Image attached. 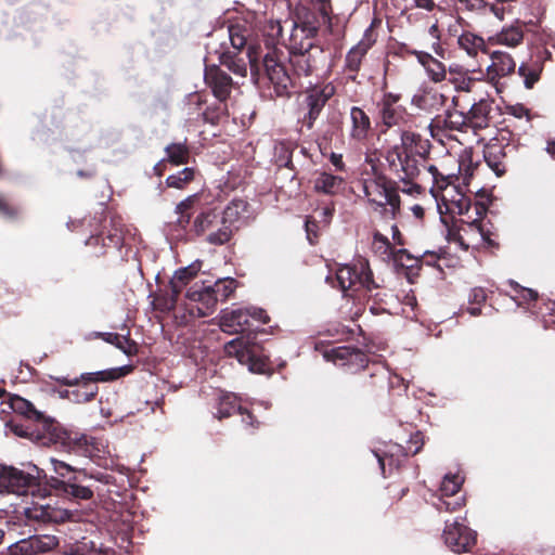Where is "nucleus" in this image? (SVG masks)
<instances>
[{
	"label": "nucleus",
	"instance_id": "nucleus-64",
	"mask_svg": "<svg viewBox=\"0 0 555 555\" xmlns=\"http://www.w3.org/2000/svg\"><path fill=\"white\" fill-rule=\"evenodd\" d=\"M79 380H81L80 377L79 378H74V379H69L67 377H57L56 378V382H59L62 385H66V386L78 385Z\"/></svg>",
	"mask_w": 555,
	"mask_h": 555
},
{
	"label": "nucleus",
	"instance_id": "nucleus-60",
	"mask_svg": "<svg viewBox=\"0 0 555 555\" xmlns=\"http://www.w3.org/2000/svg\"><path fill=\"white\" fill-rule=\"evenodd\" d=\"M330 160H331L332 165L336 168V170L345 171L346 166H345V163L343 160V155L341 154L332 153L331 156H330Z\"/></svg>",
	"mask_w": 555,
	"mask_h": 555
},
{
	"label": "nucleus",
	"instance_id": "nucleus-16",
	"mask_svg": "<svg viewBox=\"0 0 555 555\" xmlns=\"http://www.w3.org/2000/svg\"><path fill=\"white\" fill-rule=\"evenodd\" d=\"M373 251L382 259H393L396 262L404 267H412L414 259L406 253L405 249L395 250L388 237L375 232L372 241Z\"/></svg>",
	"mask_w": 555,
	"mask_h": 555
},
{
	"label": "nucleus",
	"instance_id": "nucleus-3",
	"mask_svg": "<svg viewBox=\"0 0 555 555\" xmlns=\"http://www.w3.org/2000/svg\"><path fill=\"white\" fill-rule=\"evenodd\" d=\"M362 190L367 202L375 206V210L380 208L385 218H396L400 210V197L393 182L383 177L365 179Z\"/></svg>",
	"mask_w": 555,
	"mask_h": 555
},
{
	"label": "nucleus",
	"instance_id": "nucleus-9",
	"mask_svg": "<svg viewBox=\"0 0 555 555\" xmlns=\"http://www.w3.org/2000/svg\"><path fill=\"white\" fill-rule=\"evenodd\" d=\"M250 319L261 323H267L269 320L267 313L260 308H237L231 311H223L220 319V327L229 334L243 333L249 326Z\"/></svg>",
	"mask_w": 555,
	"mask_h": 555
},
{
	"label": "nucleus",
	"instance_id": "nucleus-50",
	"mask_svg": "<svg viewBox=\"0 0 555 555\" xmlns=\"http://www.w3.org/2000/svg\"><path fill=\"white\" fill-rule=\"evenodd\" d=\"M50 464L52 466V469L53 472L59 475L60 477L62 478H65L67 477L70 473H75L77 472L78 469L75 468L74 466L65 463L64 461H60L57 459H54V457H50Z\"/></svg>",
	"mask_w": 555,
	"mask_h": 555
},
{
	"label": "nucleus",
	"instance_id": "nucleus-10",
	"mask_svg": "<svg viewBox=\"0 0 555 555\" xmlns=\"http://www.w3.org/2000/svg\"><path fill=\"white\" fill-rule=\"evenodd\" d=\"M442 537L446 545L457 554L469 552L476 543V532L459 520L446 522Z\"/></svg>",
	"mask_w": 555,
	"mask_h": 555
},
{
	"label": "nucleus",
	"instance_id": "nucleus-25",
	"mask_svg": "<svg viewBox=\"0 0 555 555\" xmlns=\"http://www.w3.org/2000/svg\"><path fill=\"white\" fill-rule=\"evenodd\" d=\"M315 36L313 31L301 25L296 20L292 23V30L288 37L289 51H309L314 48H321L315 44Z\"/></svg>",
	"mask_w": 555,
	"mask_h": 555
},
{
	"label": "nucleus",
	"instance_id": "nucleus-13",
	"mask_svg": "<svg viewBox=\"0 0 555 555\" xmlns=\"http://www.w3.org/2000/svg\"><path fill=\"white\" fill-rule=\"evenodd\" d=\"M186 297L189 300L198 304L195 310L191 309V313L196 317L209 315L218 302L210 282L195 283L188 289Z\"/></svg>",
	"mask_w": 555,
	"mask_h": 555
},
{
	"label": "nucleus",
	"instance_id": "nucleus-58",
	"mask_svg": "<svg viewBox=\"0 0 555 555\" xmlns=\"http://www.w3.org/2000/svg\"><path fill=\"white\" fill-rule=\"evenodd\" d=\"M307 238L310 244H314V240L317 238V223L311 220H307L305 223Z\"/></svg>",
	"mask_w": 555,
	"mask_h": 555
},
{
	"label": "nucleus",
	"instance_id": "nucleus-34",
	"mask_svg": "<svg viewBox=\"0 0 555 555\" xmlns=\"http://www.w3.org/2000/svg\"><path fill=\"white\" fill-rule=\"evenodd\" d=\"M483 157L496 176H501L505 172V166L503 164L504 153L501 146L492 145L487 147Z\"/></svg>",
	"mask_w": 555,
	"mask_h": 555
},
{
	"label": "nucleus",
	"instance_id": "nucleus-59",
	"mask_svg": "<svg viewBox=\"0 0 555 555\" xmlns=\"http://www.w3.org/2000/svg\"><path fill=\"white\" fill-rule=\"evenodd\" d=\"M486 300V293L482 288H474L469 294V301L473 304H481Z\"/></svg>",
	"mask_w": 555,
	"mask_h": 555
},
{
	"label": "nucleus",
	"instance_id": "nucleus-11",
	"mask_svg": "<svg viewBox=\"0 0 555 555\" xmlns=\"http://www.w3.org/2000/svg\"><path fill=\"white\" fill-rule=\"evenodd\" d=\"M229 38L234 50L241 51L244 47H247V59L249 62L250 72L258 70V57L259 47L251 41V29L245 23H233L228 28Z\"/></svg>",
	"mask_w": 555,
	"mask_h": 555
},
{
	"label": "nucleus",
	"instance_id": "nucleus-31",
	"mask_svg": "<svg viewBox=\"0 0 555 555\" xmlns=\"http://www.w3.org/2000/svg\"><path fill=\"white\" fill-rule=\"evenodd\" d=\"M344 185V179L326 171L319 172L313 180V190L325 195H336Z\"/></svg>",
	"mask_w": 555,
	"mask_h": 555
},
{
	"label": "nucleus",
	"instance_id": "nucleus-41",
	"mask_svg": "<svg viewBox=\"0 0 555 555\" xmlns=\"http://www.w3.org/2000/svg\"><path fill=\"white\" fill-rule=\"evenodd\" d=\"M168 160L175 165L188 163L189 151L182 143H172L166 147Z\"/></svg>",
	"mask_w": 555,
	"mask_h": 555
},
{
	"label": "nucleus",
	"instance_id": "nucleus-26",
	"mask_svg": "<svg viewBox=\"0 0 555 555\" xmlns=\"http://www.w3.org/2000/svg\"><path fill=\"white\" fill-rule=\"evenodd\" d=\"M205 81L220 102L227 100L232 88V78L218 67L206 68Z\"/></svg>",
	"mask_w": 555,
	"mask_h": 555
},
{
	"label": "nucleus",
	"instance_id": "nucleus-5",
	"mask_svg": "<svg viewBox=\"0 0 555 555\" xmlns=\"http://www.w3.org/2000/svg\"><path fill=\"white\" fill-rule=\"evenodd\" d=\"M335 279L344 293L348 289L354 292L363 291L373 296V292L379 287L373 280L367 260L362 258L358 259L352 266H339L336 270Z\"/></svg>",
	"mask_w": 555,
	"mask_h": 555
},
{
	"label": "nucleus",
	"instance_id": "nucleus-35",
	"mask_svg": "<svg viewBox=\"0 0 555 555\" xmlns=\"http://www.w3.org/2000/svg\"><path fill=\"white\" fill-rule=\"evenodd\" d=\"M218 215L215 209H206L201 211L193 221V229L196 234H203L208 230H212V228L218 223L217 219Z\"/></svg>",
	"mask_w": 555,
	"mask_h": 555
},
{
	"label": "nucleus",
	"instance_id": "nucleus-6",
	"mask_svg": "<svg viewBox=\"0 0 555 555\" xmlns=\"http://www.w3.org/2000/svg\"><path fill=\"white\" fill-rule=\"evenodd\" d=\"M12 487L10 493L16 495L30 494L33 498L44 499L49 493L48 476L36 465H28L26 470L12 467Z\"/></svg>",
	"mask_w": 555,
	"mask_h": 555
},
{
	"label": "nucleus",
	"instance_id": "nucleus-8",
	"mask_svg": "<svg viewBox=\"0 0 555 555\" xmlns=\"http://www.w3.org/2000/svg\"><path fill=\"white\" fill-rule=\"evenodd\" d=\"M224 351L236 358L242 365H247L253 373H263L267 369L266 360L259 354V347L248 338L242 336L232 339L225 344Z\"/></svg>",
	"mask_w": 555,
	"mask_h": 555
},
{
	"label": "nucleus",
	"instance_id": "nucleus-33",
	"mask_svg": "<svg viewBox=\"0 0 555 555\" xmlns=\"http://www.w3.org/2000/svg\"><path fill=\"white\" fill-rule=\"evenodd\" d=\"M524 38V31L521 26L517 23L515 25H511L508 27H504L500 33H498L493 40L495 43L504 44L507 47H516L518 46Z\"/></svg>",
	"mask_w": 555,
	"mask_h": 555
},
{
	"label": "nucleus",
	"instance_id": "nucleus-20",
	"mask_svg": "<svg viewBox=\"0 0 555 555\" xmlns=\"http://www.w3.org/2000/svg\"><path fill=\"white\" fill-rule=\"evenodd\" d=\"M236 412H238L243 416L242 422L246 426H250L253 428L255 427L254 417L251 413L242 408V405L238 402L237 396L232 392H222L219 396L218 408L215 416L219 420H222L224 417L231 416Z\"/></svg>",
	"mask_w": 555,
	"mask_h": 555
},
{
	"label": "nucleus",
	"instance_id": "nucleus-51",
	"mask_svg": "<svg viewBox=\"0 0 555 555\" xmlns=\"http://www.w3.org/2000/svg\"><path fill=\"white\" fill-rule=\"evenodd\" d=\"M12 467L13 466H0V494H9L10 487H12Z\"/></svg>",
	"mask_w": 555,
	"mask_h": 555
},
{
	"label": "nucleus",
	"instance_id": "nucleus-45",
	"mask_svg": "<svg viewBox=\"0 0 555 555\" xmlns=\"http://www.w3.org/2000/svg\"><path fill=\"white\" fill-rule=\"evenodd\" d=\"M426 70L430 79L435 82H440L446 79L444 65L431 56L426 63Z\"/></svg>",
	"mask_w": 555,
	"mask_h": 555
},
{
	"label": "nucleus",
	"instance_id": "nucleus-30",
	"mask_svg": "<svg viewBox=\"0 0 555 555\" xmlns=\"http://www.w3.org/2000/svg\"><path fill=\"white\" fill-rule=\"evenodd\" d=\"M201 268L202 261L195 260L188 267L180 268L175 272L170 280L173 302L177 300L183 287L199 272Z\"/></svg>",
	"mask_w": 555,
	"mask_h": 555
},
{
	"label": "nucleus",
	"instance_id": "nucleus-15",
	"mask_svg": "<svg viewBox=\"0 0 555 555\" xmlns=\"http://www.w3.org/2000/svg\"><path fill=\"white\" fill-rule=\"evenodd\" d=\"M263 67L269 80L274 87L275 94L278 96L285 95L291 85V77L274 52H268L263 56Z\"/></svg>",
	"mask_w": 555,
	"mask_h": 555
},
{
	"label": "nucleus",
	"instance_id": "nucleus-18",
	"mask_svg": "<svg viewBox=\"0 0 555 555\" xmlns=\"http://www.w3.org/2000/svg\"><path fill=\"white\" fill-rule=\"evenodd\" d=\"M322 55V48L300 52L289 51V63L295 74L298 76H308L318 67Z\"/></svg>",
	"mask_w": 555,
	"mask_h": 555
},
{
	"label": "nucleus",
	"instance_id": "nucleus-27",
	"mask_svg": "<svg viewBox=\"0 0 555 555\" xmlns=\"http://www.w3.org/2000/svg\"><path fill=\"white\" fill-rule=\"evenodd\" d=\"M446 101V95L438 89L423 88L413 95L411 103L424 112L434 113L443 107Z\"/></svg>",
	"mask_w": 555,
	"mask_h": 555
},
{
	"label": "nucleus",
	"instance_id": "nucleus-61",
	"mask_svg": "<svg viewBox=\"0 0 555 555\" xmlns=\"http://www.w3.org/2000/svg\"><path fill=\"white\" fill-rule=\"evenodd\" d=\"M413 7L424 9L426 11H433L435 8L434 0H411Z\"/></svg>",
	"mask_w": 555,
	"mask_h": 555
},
{
	"label": "nucleus",
	"instance_id": "nucleus-55",
	"mask_svg": "<svg viewBox=\"0 0 555 555\" xmlns=\"http://www.w3.org/2000/svg\"><path fill=\"white\" fill-rule=\"evenodd\" d=\"M224 113V106L218 105L214 112L210 109H207L203 113V117L206 121H209L211 124H215L219 117Z\"/></svg>",
	"mask_w": 555,
	"mask_h": 555
},
{
	"label": "nucleus",
	"instance_id": "nucleus-40",
	"mask_svg": "<svg viewBox=\"0 0 555 555\" xmlns=\"http://www.w3.org/2000/svg\"><path fill=\"white\" fill-rule=\"evenodd\" d=\"M463 481L464 478L459 474L446 475L440 487L442 496L455 495L460 491Z\"/></svg>",
	"mask_w": 555,
	"mask_h": 555
},
{
	"label": "nucleus",
	"instance_id": "nucleus-56",
	"mask_svg": "<svg viewBox=\"0 0 555 555\" xmlns=\"http://www.w3.org/2000/svg\"><path fill=\"white\" fill-rule=\"evenodd\" d=\"M508 109H509V114L516 118L526 117L528 120L530 118L529 109L526 106H524L522 104L512 105Z\"/></svg>",
	"mask_w": 555,
	"mask_h": 555
},
{
	"label": "nucleus",
	"instance_id": "nucleus-12",
	"mask_svg": "<svg viewBox=\"0 0 555 555\" xmlns=\"http://www.w3.org/2000/svg\"><path fill=\"white\" fill-rule=\"evenodd\" d=\"M59 541L51 534L30 535L12 543L7 555H40L56 547Z\"/></svg>",
	"mask_w": 555,
	"mask_h": 555
},
{
	"label": "nucleus",
	"instance_id": "nucleus-22",
	"mask_svg": "<svg viewBox=\"0 0 555 555\" xmlns=\"http://www.w3.org/2000/svg\"><path fill=\"white\" fill-rule=\"evenodd\" d=\"M372 26L365 29L362 39L352 47L345 59V68L350 73H357L360 69L361 63L367 51L375 42Z\"/></svg>",
	"mask_w": 555,
	"mask_h": 555
},
{
	"label": "nucleus",
	"instance_id": "nucleus-54",
	"mask_svg": "<svg viewBox=\"0 0 555 555\" xmlns=\"http://www.w3.org/2000/svg\"><path fill=\"white\" fill-rule=\"evenodd\" d=\"M312 9L321 10L323 20L328 21V14H332V5L330 0H311Z\"/></svg>",
	"mask_w": 555,
	"mask_h": 555
},
{
	"label": "nucleus",
	"instance_id": "nucleus-29",
	"mask_svg": "<svg viewBox=\"0 0 555 555\" xmlns=\"http://www.w3.org/2000/svg\"><path fill=\"white\" fill-rule=\"evenodd\" d=\"M48 486L61 490L65 495L74 500L88 501L93 498V491L87 486L79 485L77 477L69 478L67 481L51 477L48 479Z\"/></svg>",
	"mask_w": 555,
	"mask_h": 555
},
{
	"label": "nucleus",
	"instance_id": "nucleus-57",
	"mask_svg": "<svg viewBox=\"0 0 555 555\" xmlns=\"http://www.w3.org/2000/svg\"><path fill=\"white\" fill-rule=\"evenodd\" d=\"M466 115L468 117V120L483 117L486 115L483 111V105L481 103H474Z\"/></svg>",
	"mask_w": 555,
	"mask_h": 555
},
{
	"label": "nucleus",
	"instance_id": "nucleus-24",
	"mask_svg": "<svg viewBox=\"0 0 555 555\" xmlns=\"http://www.w3.org/2000/svg\"><path fill=\"white\" fill-rule=\"evenodd\" d=\"M349 139L356 144L365 142L371 130V119L360 107L352 106L349 112Z\"/></svg>",
	"mask_w": 555,
	"mask_h": 555
},
{
	"label": "nucleus",
	"instance_id": "nucleus-52",
	"mask_svg": "<svg viewBox=\"0 0 555 555\" xmlns=\"http://www.w3.org/2000/svg\"><path fill=\"white\" fill-rule=\"evenodd\" d=\"M511 285L515 287L517 293L515 300L518 305H520V300L534 301L538 298V293L531 288L521 287L513 281L511 282Z\"/></svg>",
	"mask_w": 555,
	"mask_h": 555
},
{
	"label": "nucleus",
	"instance_id": "nucleus-63",
	"mask_svg": "<svg viewBox=\"0 0 555 555\" xmlns=\"http://www.w3.org/2000/svg\"><path fill=\"white\" fill-rule=\"evenodd\" d=\"M392 238L398 245H403L402 236L399 228L396 224L391 225Z\"/></svg>",
	"mask_w": 555,
	"mask_h": 555
},
{
	"label": "nucleus",
	"instance_id": "nucleus-19",
	"mask_svg": "<svg viewBox=\"0 0 555 555\" xmlns=\"http://www.w3.org/2000/svg\"><path fill=\"white\" fill-rule=\"evenodd\" d=\"M296 21L299 22L305 27L309 28L314 35L318 34L320 29H322L325 35H335V29L333 26V15L328 14V21L323 20L321 15V10L319 9H301L297 12Z\"/></svg>",
	"mask_w": 555,
	"mask_h": 555
},
{
	"label": "nucleus",
	"instance_id": "nucleus-53",
	"mask_svg": "<svg viewBox=\"0 0 555 555\" xmlns=\"http://www.w3.org/2000/svg\"><path fill=\"white\" fill-rule=\"evenodd\" d=\"M464 505V499L457 498L453 502L447 501L442 498L438 500L437 503H435V506L438 511H446V512H453L459 508H461Z\"/></svg>",
	"mask_w": 555,
	"mask_h": 555
},
{
	"label": "nucleus",
	"instance_id": "nucleus-2",
	"mask_svg": "<svg viewBox=\"0 0 555 555\" xmlns=\"http://www.w3.org/2000/svg\"><path fill=\"white\" fill-rule=\"evenodd\" d=\"M10 408L20 413L27 418L36 421L38 424L34 429V435L36 433V441L43 446L53 444V443H67L69 440L70 450L74 452H80L86 456H92V450L90 446H92V441L89 437L81 435L80 437H75L70 439L67 434L60 427L57 423L53 420L47 418L41 412L36 410L34 404L17 396H11L9 399Z\"/></svg>",
	"mask_w": 555,
	"mask_h": 555
},
{
	"label": "nucleus",
	"instance_id": "nucleus-23",
	"mask_svg": "<svg viewBox=\"0 0 555 555\" xmlns=\"http://www.w3.org/2000/svg\"><path fill=\"white\" fill-rule=\"evenodd\" d=\"M490 60L491 63L487 66V76L492 82L515 72L516 62L511 54L504 51L491 52Z\"/></svg>",
	"mask_w": 555,
	"mask_h": 555
},
{
	"label": "nucleus",
	"instance_id": "nucleus-36",
	"mask_svg": "<svg viewBox=\"0 0 555 555\" xmlns=\"http://www.w3.org/2000/svg\"><path fill=\"white\" fill-rule=\"evenodd\" d=\"M103 339L116 346L118 349H120L124 353L130 356L137 351L135 344L129 338V335H119L116 333H103L102 334Z\"/></svg>",
	"mask_w": 555,
	"mask_h": 555
},
{
	"label": "nucleus",
	"instance_id": "nucleus-62",
	"mask_svg": "<svg viewBox=\"0 0 555 555\" xmlns=\"http://www.w3.org/2000/svg\"><path fill=\"white\" fill-rule=\"evenodd\" d=\"M0 212L3 217L7 218H13L15 215H17V209L11 208L7 206L1 199H0Z\"/></svg>",
	"mask_w": 555,
	"mask_h": 555
},
{
	"label": "nucleus",
	"instance_id": "nucleus-7",
	"mask_svg": "<svg viewBox=\"0 0 555 555\" xmlns=\"http://www.w3.org/2000/svg\"><path fill=\"white\" fill-rule=\"evenodd\" d=\"M253 218L254 215L246 201L241 198L231 201L223 209L221 218L222 225L208 235V242L218 245L224 244L231 237L232 228H238Z\"/></svg>",
	"mask_w": 555,
	"mask_h": 555
},
{
	"label": "nucleus",
	"instance_id": "nucleus-47",
	"mask_svg": "<svg viewBox=\"0 0 555 555\" xmlns=\"http://www.w3.org/2000/svg\"><path fill=\"white\" fill-rule=\"evenodd\" d=\"M518 74L524 77V85L527 89H531L540 78V69L529 67L526 64L518 67Z\"/></svg>",
	"mask_w": 555,
	"mask_h": 555
},
{
	"label": "nucleus",
	"instance_id": "nucleus-17",
	"mask_svg": "<svg viewBox=\"0 0 555 555\" xmlns=\"http://www.w3.org/2000/svg\"><path fill=\"white\" fill-rule=\"evenodd\" d=\"M400 96L393 93H386L382 100L380 117L387 127L401 126L408 121L406 109L398 104Z\"/></svg>",
	"mask_w": 555,
	"mask_h": 555
},
{
	"label": "nucleus",
	"instance_id": "nucleus-39",
	"mask_svg": "<svg viewBox=\"0 0 555 555\" xmlns=\"http://www.w3.org/2000/svg\"><path fill=\"white\" fill-rule=\"evenodd\" d=\"M211 288L218 300H224L236 288V281L231 278L218 279L211 283Z\"/></svg>",
	"mask_w": 555,
	"mask_h": 555
},
{
	"label": "nucleus",
	"instance_id": "nucleus-28",
	"mask_svg": "<svg viewBox=\"0 0 555 555\" xmlns=\"http://www.w3.org/2000/svg\"><path fill=\"white\" fill-rule=\"evenodd\" d=\"M460 23L456 21L454 26H450V33L457 36L459 48L465 51L469 57H477L479 52L487 53L486 42L482 37L470 31H462L457 35Z\"/></svg>",
	"mask_w": 555,
	"mask_h": 555
},
{
	"label": "nucleus",
	"instance_id": "nucleus-32",
	"mask_svg": "<svg viewBox=\"0 0 555 555\" xmlns=\"http://www.w3.org/2000/svg\"><path fill=\"white\" fill-rule=\"evenodd\" d=\"M199 195L193 194L177 204L175 212L178 215L177 224L181 229H185L190 223L191 211L198 207Z\"/></svg>",
	"mask_w": 555,
	"mask_h": 555
},
{
	"label": "nucleus",
	"instance_id": "nucleus-48",
	"mask_svg": "<svg viewBox=\"0 0 555 555\" xmlns=\"http://www.w3.org/2000/svg\"><path fill=\"white\" fill-rule=\"evenodd\" d=\"M392 448L396 449V453H400L401 452V447L400 446H393ZM374 455L376 456V459L378 461L382 474L384 476H386V468H385L386 461H388V465L390 467H392V466L398 467L399 466V460L398 459L395 460V457H393L395 456V452H392L390 455H388V453H386V452L380 454L379 452L374 451Z\"/></svg>",
	"mask_w": 555,
	"mask_h": 555
},
{
	"label": "nucleus",
	"instance_id": "nucleus-1",
	"mask_svg": "<svg viewBox=\"0 0 555 555\" xmlns=\"http://www.w3.org/2000/svg\"><path fill=\"white\" fill-rule=\"evenodd\" d=\"M429 145L421 135L411 131H402L401 143L387 152L388 166L396 172H403V178L417 176L428 177L431 182L430 192L438 199V192L442 191L441 202L446 210L452 215H464L472 206L470 198L452 185L456 176L453 172L440 170L427 163Z\"/></svg>",
	"mask_w": 555,
	"mask_h": 555
},
{
	"label": "nucleus",
	"instance_id": "nucleus-42",
	"mask_svg": "<svg viewBox=\"0 0 555 555\" xmlns=\"http://www.w3.org/2000/svg\"><path fill=\"white\" fill-rule=\"evenodd\" d=\"M98 386L83 383L82 389L70 391L69 401L74 403H85L91 401L98 393Z\"/></svg>",
	"mask_w": 555,
	"mask_h": 555
},
{
	"label": "nucleus",
	"instance_id": "nucleus-43",
	"mask_svg": "<svg viewBox=\"0 0 555 555\" xmlns=\"http://www.w3.org/2000/svg\"><path fill=\"white\" fill-rule=\"evenodd\" d=\"M119 376L118 370H111V371H98V372H91V373H83L80 375V379L82 383L95 385L96 382H107L115 379Z\"/></svg>",
	"mask_w": 555,
	"mask_h": 555
},
{
	"label": "nucleus",
	"instance_id": "nucleus-37",
	"mask_svg": "<svg viewBox=\"0 0 555 555\" xmlns=\"http://www.w3.org/2000/svg\"><path fill=\"white\" fill-rule=\"evenodd\" d=\"M450 75L449 80L456 91L469 92L476 81L467 72L459 70L457 68L450 67Z\"/></svg>",
	"mask_w": 555,
	"mask_h": 555
},
{
	"label": "nucleus",
	"instance_id": "nucleus-44",
	"mask_svg": "<svg viewBox=\"0 0 555 555\" xmlns=\"http://www.w3.org/2000/svg\"><path fill=\"white\" fill-rule=\"evenodd\" d=\"M193 178L194 170L192 168L185 167L178 173L167 177L166 183L169 188L182 189L184 184L191 181Z\"/></svg>",
	"mask_w": 555,
	"mask_h": 555
},
{
	"label": "nucleus",
	"instance_id": "nucleus-14",
	"mask_svg": "<svg viewBox=\"0 0 555 555\" xmlns=\"http://www.w3.org/2000/svg\"><path fill=\"white\" fill-rule=\"evenodd\" d=\"M323 358L336 365H347L353 370L364 369L367 364L366 354L360 349H354L349 346L325 349L323 351Z\"/></svg>",
	"mask_w": 555,
	"mask_h": 555
},
{
	"label": "nucleus",
	"instance_id": "nucleus-49",
	"mask_svg": "<svg viewBox=\"0 0 555 555\" xmlns=\"http://www.w3.org/2000/svg\"><path fill=\"white\" fill-rule=\"evenodd\" d=\"M223 64L234 74L245 77L247 74V64L243 59H235L233 56H225Z\"/></svg>",
	"mask_w": 555,
	"mask_h": 555
},
{
	"label": "nucleus",
	"instance_id": "nucleus-46",
	"mask_svg": "<svg viewBox=\"0 0 555 555\" xmlns=\"http://www.w3.org/2000/svg\"><path fill=\"white\" fill-rule=\"evenodd\" d=\"M389 169L396 173L398 176V178L404 183V188L401 189V191L403 193H406L409 195H415V194H420L421 193V186L417 184V183H412L411 181L416 179V177L414 178H403V172H396L393 171L390 167ZM417 178H420V180L424 183H429L427 180H428V177L426 176H423V173L421 176H417Z\"/></svg>",
	"mask_w": 555,
	"mask_h": 555
},
{
	"label": "nucleus",
	"instance_id": "nucleus-38",
	"mask_svg": "<svg viewBox=\"0 0 555 555\" xmlns=\"http://www.w3.org/2000/svg\"><path fill=\"white\" fill-rule=\"evenodd\" d=\"M468 121V117L463 112L453 109L447 111L443 118V126L446 129L463 131Z\"/></svg>",
	"mask_w": 555,
	"mask_h": 555
},
{
	"label": "nucleus",
	"instance_id": "nucleus-4",
	"mask_svg": "<svg viewBox=\"0 0 555 555\" xmlns=\"http://www.w3.org/2000/svg\"><path fill=\"white\" fill-rule=\"evenodd\" d=\"M49 494L50 492L44 499L34 498L35 500L30 505L24 508L27 519L41 524H64L66 521L78 522L83 520L85 514L81 511L63 508L56 501H47Z\"/></svg>",
	"mask_w": 555,
	"mask_h": 555
},
{
	"label": "nucleus",
	"instance_id": "nucleus-21",
	"mask_svg": "<svg viewBox=\"0 0 555 555\" xmlns=\"http://www.w3.org/2000/svg\"><path fill=\"white\" fill-rule=\"evenodd\" d=\"M335 88L331 83L325 86H317L308 90L306 95V104L309 109V126L318 118L325 103L334 95Z\"/></svg>",
	"mask_w": 555,
	"mask_h": 555
}]
</instances>
